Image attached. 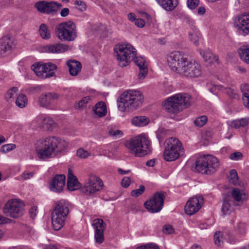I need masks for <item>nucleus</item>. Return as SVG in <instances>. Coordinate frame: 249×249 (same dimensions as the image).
Instances as JSON below:
<instances>
[{
  "label": "nucleus",
  "instance_id": "nucleus-1",
  "mask_svg": "<svg viewBox=\"0 0 249 249\" xmlns=\"http://www.w3.org/2000/svg\"><path fill=\"white\" fill-rule=\"evenodd\" d=\"M167 61L171 69L182 76L190 78L201 75V66L196 62L189 60L186 56L181 52L171 53Z\"/></svg>",
  "mask_w": 249,
  "mask_h": 249
},
{
  "label": "nucleus",
  "instance_id": "nucleus-2",
  "mask_svg": "<svg viewBox=\"0 0 249 249\" xmlns=\"http://www.w3.org/2000/svg\"><path fill=\"white\" fill-rule=\"evenodd\" d=\"M38 157L41 160H46L52 158L61 153L68 146L64 140L56 137H48L39 140L36 143Z\"/></svg>",
  "mask_w": 249,
  "mask_h": 249
},
{
  "label": "nucleus",
  "instance_id": "nucleus-3",
  "mask_svg": "<svg viewBox=\"0 0 249 249\" xmlns=\"http://www.w3.org/2000/svg\"><path fill=\"white\" fill-rule=\"evenodd\" d=\"M143 100V96L141 91L129 90L118 99V109L122 112L133 110L142 105Z\"/></svg>",
  "mask_w": 249,
  "mask_h": 249
},
{
  "label": "nucleus",
  "instance_id": "nucleus-4",
  "mask_svg": "<svg viewBox=\"0 0 249 249\" xmlns=\"http://www.w3.org/2000/svg\"><path fill=\"white\" fill-rule=\"evenodd\" d=\"M69 206L68 202L64 199L55 202L51 213L52 224L54 230L59 231L63 227L70 212Z\"/></svg>",
  "mask_w": 249,
  "mask_h": 249
},
{
  "label": "nucleus",
  "instance_id": "nucleus-5",
  "mask_svg": "<svg viewBox=\"0 0 249 249\" xmlns=\"http://www.w3.org/2000/svg\"><path fill=\"white\" fill-rule=\"evenodd\" d=\"M191 99V96L188 94L180 93L168 98L162 105L168 112L175 114L188 107L190 105Z\"/></svg>",
  "mask_w": 249,
  "mask_h": 249
},
{
  "label": "nucleus",
  "instance_id": "nucleus-6",
  "mask_svg": "<svg viewBox=\"0 0 249 249\" xmlns=\"http://www.w3.org/2000/svg\"><path fill=\"white\" fill-rule=\"evenodd\" d=\"M130 153L136 157H143L152 150L151 142L144 135H140L131 139L126 144Z\"/></svg>",
  "mask_w": 249,
  "mask_h": 249
},
{
  "label": "nucleus",
  "instance_id": "nucleus-7",
  "mask_svg": "<svg viewBox=\"0 0 249 249\" xmlns=\"http://www.w3.org/2000/svg\"><path fill=\"white\" fill-rule=\"evenodd\" d=\"M165 143L163 157L166 161H174L184 154V148L182 143L178 139L170 138L166 140Z\"/></svg>",
  "mask_w": 249,
  "mask_h": 249
},
{
  "label": "nucleus",
  "instance_id": "nucleus-8",
  "mask_svg": "<svg viewBox=\"0 0 249 249\" xmlns=\"http://www.w3.org/2000/svg\"><path fill=\"white\" fill-rule=\"evenodd\" d=\"M114 51L118 64L122 67L126 66L137 54L136 49L128 43L117 44Z\"/></svg>",
  "mask_w": 249,
  "mask_h": 249
},
{
  "label": "nucleus",
  "instance_id": "nucleus-9",
  "mask_svg": "<svg viewBox=\"0 0 249 249\" xmlns=\"http://www.w3.org/2000/svg\"><path fill=\"white\" fill-rule=\"evenodd\" d=\"M55 34L61 41H73L77 36L76 25L71 20L59 23L55 27Z\"/></svg>",
  "mask_w": 249,
  "mask_h": 249
},
{
  "label": "nucleus",
  "instance_id": "nucleus-10",
  "mask_svg": "<svg viewBox=\"0 0 249 249\" xmlns=\"http://www.w3.org/2000/svg\"><path fill=\"white\" fill-rule=\"evenodd\" d=\"M218 159L213 155H206L200 158L196 162V170L202 174H211L219 168Z\"/></svg>",
  "mask_w": 249,
  "mask_h": 249
},
{
  "label": "nucleus",
  "instance_id": "nucleus-11",
  "mask_svg": "<svg viewBox=\"0 0 249 249\" xmlns=\"http://www.w3.org/2000/svg\"><path fill=\"white\" fill-rule=\"evenodd\" d=\"M2 212L7 217L18 218L24 213L23 205L17 199L9 200L4 204Z\"/></svg>",
  "mask_w": 249,
  "mask_h": 249
},
{
  "label": "nucleus",
  "instance_id": "nucleus-12",
  "mask_svg": "<svg viewBox=\"0 0 249 249\" xmlns=\"http://www.w3.org/2000/svg\"><path fill=\"white\" fill-rule=\"evenodd\" d=\"M165 196L164 192H158L149 200L144 203V206L151 213H158L163 206Z\"/></svg>",
  "mask_w": 249,
  "mask_h": 249
},
{
  "label": "nucleus",
  "instance_id": "nucleus-13",
  "mask_svg": "<svg viewBox=\"0 0 249 249\" xmlns=\"http://www.w3.org/2000/svg\"><path fill=\"white\" fill-rule=\"evenodd\" d=\"M103 185L102 181L96 176L91 175L81 188L83 193L87 196H93L96 192L100 191Z\"/></svg>",
  "mask_w": 249,
  "mask_h": 249
},
{
  "label": "nucleus",
  "instance_id": "nucleus-14",
  "mask_svg": "<svg viewBox=\"0 0 249 249\" xmlns=\"http://www.w3.org/2000/svg\"><path fill=\"white\" fill-rule=\"evenodd\" d=\"M62 6V4L55 1H38L35 4L37 10L42 13L54 14Z\"/></svg>",
  "mask_w": 249,
  "mask_h": 249
},
{
  "label": "nucleus",
  "instance_id": "nucleus-15",
  "mask_svg": "<svg viewBox=\"0 0 249 249\" xmlns=\"http://www.w3.org/2000/svg\"><path fill=\"white\" fill-rule=\"evenodd\" d=\"M203 197L201 196H195L190 198L185 206L186 213L191 215L197 212L203 204Z\"/></svg>",
  "mask_w": 249,
  "mask_h": 249
},
{
  "label": "nucleus",
  "instance_id": "nucleus-16",
  "mask_svg": "<svg viewBox=\"0 0 249 249\" xmlns=\"http://www.w3.org/2000/svg\"><path fill=\"white\" fill-rule=\"evenodd\" d=\"M235 24L240 34L246 36L249 34V14L239 15L235 20Z\"/></svg>",
  "mask_w": 249,
  "mask_h": 249
},
{
  "label": "nucleus",
  "instance_id": "nucleus-17",
  "mask_svg": "<svg viewBox=\"0 0 249 249\" xmlns=\"http://www.w3.org/2000/svg\"><path fill=\"white\" fill-rule=\"evenodd\" d=\"M65 176L64 175H56L50 183V189L54 192H61L65 183Z\"/></svg>",
  "mask_w": 249,
  "mask_h": 249
},
{
  "label": "nucleus",
  "instance_id": "nucleus-18",
  "mask_svg": "<svg viewBox=\"0 0 249 249\" xmlns=\"http://www.w3.org/2000/svg\"><path fill=\"white\" fill-rule=\"evenodd\" d=\"M59 95L54 92L42 94L39 98L38 103L42 107H48L54 100L59 98Z\"/></svg>",
  "mask_w": 249,
  "mask_h": 249
},
{
  "label": "nucleus",
  "instance_id": "nucleus-19",
  "mask_svg": "<svg viewBox=\"0 0 249 249\" xmlns=\"http://www.w3.org/2000/svg\"><path fill=\"white\" fill-rule=\"evenodd\" d=\"M69 46L62 43H56L46 45L43 48L44 52L47 53H59L68 51Z\"/></svg>",
  "mask_w": 249,
  "mask_h": 249
},
{
  "label": "nucleus",
  "instance_id": "nucleus-20",
  "mask_svg": "<svg viewBox=\"0 0 249 249\" xmlns=\"http://www.w3.org/2000/svg\"><path fill=\"white\" fill-rule=\"evenodd\" d=\"M135 63L139 68L138 78L140 79H143L147 74L148 69L145 58L142 56L136 57L133 59Z\"/></svg>",
  "mask_w": 249,
  "mask_h": 249
},
{
  "label": "nucleus",
  "instance_id": "nucleus-21",
  "mask_svg": "<svg viewBox=\"0 0 249 249\" xmlns=\"http://www.w3.org/2000/svg\"><path fill=\"white\" fill-rule=\"evenodd\" d=\"M14 43L8 36H4L0 39V56H3L10 53Z\"/></svg>",
  "mask_w": 249,
  "mask_h": 249
},
{
  "label": "nucleus",
  "instance_id": "nucleus-22",
  "mask_svg": "<svg viewBox=\"0 0 249 249\" xmlns=\"http://www.w3.org/2000/svg\"><path fill=\"white\" fill-rule=\"evenodd\" d=\"M37 119L40 120V122L39 123V126L44 130L52 131L55 127V123L50 117H46L43 118H38Z\"/></svg>",
  "mask_w": 249,
  "mask_h": 249
},
{
  "label": "nucleus",
  "instance_id": "nucleus-23",
  "mask_svg": "<svg viewBox=\"0 0 249 249\" xmlns=\"http://www.w3.org/2000/svg\"><path fill=\"white\" fill-rule=\"evenodd\" d=\"M216 90H220L224 91L226 92L231 98L236 99L238 97L237 92L234 89L230 88H224L222 86H214L213 88L210 89L211 92L215 94L217 93Z\"/></svg>",
  "mask_w": 249,
  "mask_h": 249
},
{
  "label": "nucleus",
  "instance_id": "nucleus-24",
  "mask_svg": "<svg viewBox=\"0 0 249 249\" xmlns=\"http://www.w3.org/2000/svg\"><path fill=\"white\" fill-rule=\"evenodd\" d=\"M79 186L78 181L76 177L73 174L71 169H69L67 179V187L70 191L76 190Z\"/></svg>",
  "mask_w": 249,
  "mask_h": 249
},
{
  "label": "nucleus",
  "instance_id": "nucleus-25",
  "mask_svg": "<svg viewBox=\"0 0 249 249\" xmlns=\"http://www.w3.org/2000/svg\"><path fill=\"white\" fill-rule=\"evenodd\" d=\"M67 66L69 67L70 74L72 76H76L81 71V63L75 60H69L67 62Z\"/></svg>",
  "mask_w": 249,
  "mask_h": 249
},
{
  "label": "nucleus",
  "instance_id": "nucleus-26",
  "mask_svg": "<svg viewBox=\"0 0 249 249\" xmlns=\"http://www.w3.org/2000/svg\"><path fill=\"white\" fill-rule=\"evenodd\" d=\"M233 202L229 197L225 198L222 202L221 212L224 214H229L233 210Z\"/></svg>",
  "mask_w": 249,
  "mask_h": 249
},
{
  "label": "nucleus",
  "instance_id": "nucleus-27",
  "mask_svg": "<svg viewBox=\"0 0 249 249\" xmlns=\"http://www.w3.org/2000/svg\"><path fill=\"white\" fill-rule=\"evenodd\" d=\"M94 113L99 117L105 116L107 112L106 104L103 102L97 103L93 109Z\"/></svg>",
  "mask_w": 249,
  "mask_h": 249
},
{
  "label": "nucleus",
  "instance_id": "nucleus-28",
  "mask_svg": "<svg viewBox=\"0 0 249 249\" xmlns=\"http://www.w3.org/2000/svg\"><path fill=\"white\" fill-rule=\"evenodd\" d=\"M44 68L45 78L52 77L55 75V72L53 71L57 69L56 65L51 62L44 63Z\"/></svg>",
  "mask_w": 249,
  "mask_h": 249
},
{
  "label": "nucleus",
  "instance_id": "nucleus-29",
  "mask_svg": "<svg viewBox=\"0 0 249 249\" xmlns=\"http://www.w3.org/2000/svg\"><path fill=\"white\" fill-rule=\"evenodd\" d=\"M189 37L191 41L196 46H198L201 38V35L196 28H194L189 32Z\"/></svg>",
  "mask_w": 249,
  "mask_h": 249
},
{
  "label": "nucleus",
  "instance_id": "nucleus-30",
  "mask_svg": "<svg viewBox=\"0 0 249 249\" xmlns=\"http://www.w3.org/2000/svg\"><path fill=\"white\" fill-rule=\"evenodd\" d=\"M231 196L234 200L238 202H242L246 199V194L243 190L234 189L231 192Z\"/></svg>",
  "mask_w": 249,
  "mask_h": 249
},
{
  "label": "nucleus",
  "instance_id": "nucleus-31",
  "mask_svg": "<svg viewBox=\"0 0 249 249\" xmlns=\"http://www.w3.org/2000/svg\"><path fill=\"white\" fill-rule=\"evenodd\" d=\"M156 1L166 11H172L177 6V4L173 2V0H156Z\"/></svg>",
  "mask_w": 249,
  "mask_h": 249
},
{
  "label": "nucleus",
  "instance_id": "nucleus-32",
  "mask_svg": "<svg viewBox=\"0 0 249 249\" xmlns=\"http://www.w3.org/2000/svg\"><path fill=\"white\" fill-rule=\"evenodd\" d=\"M31 68L36 73V75L45 78L44 63H37L32 65Z\"/></svg>",
  "mask_w": 249,
  "mask_h": 249
},
{
  "label": "nucleus",
  "instance_id": "nucleus-33",
  "mask_svg": "<svg viewBox=\"0 0 249 249\" xmlns=\"http://www.w3.org/2000/svg\"><path fill=\"white\" fill-rule=\"evenodd\" d=\"M241 59L245 63H249V48L243 46L238 50Z\"/></svg>",
  "mask_w": 249,
  "mask_h": 249
},
{
  "label": "nucleus",
  "instance_id": "nucleus-34",
  "mask_svg": "<svg viewBox=\"0 0 249 249\" xmlns=\"http://www.w3.org/2000/svg\"><path fill=\"white\" fill-rule=\"evenodd\" d=\"M205 61H210V63L217 62L218 57L214 55L210 51H205L200 53Z\"/></svg>",
  "mask_w": 249,
  "mask_h": 249
},
{
  "label": "nucleus",
  "instance_id": "nucleus-35",
  "mask_svg": "<svg viewBox=\"0 0 249 249\" xmlns=\"http://www.w3.org/2000/svg\"><path fill=\"white\" fill-rule=\"evenodd\" d=\"M92 225L95 231H104L106 229V224L102 219H95L93 220Z\"/></svg>",
  "mask_w": 249,
  "mask_h": 249
},
{
  "label": "nucleus",
  "instance_id": "nucleus-36",
  "mask_svg": "<svg viewBox=\"0 0 249 249\" xmlns=\"http://www.w3.org/2000/svg\"><path fill=\"white\" fill-rule=\"evenodd\" d=\"M147 118L145 116H136L132 119L133 124L137 126H143L148 124Z\"/></svg>",
  "mask_w": 249,
  "mask_h": 249
},
{
  "label": "nucleus",
  "instance_id": "nucleus-37",
  "mask_svg": "<svg viewBox=\"0 0 249 249\" xmlns=\"http://www.w3.org/2000/svg\"><path fill=\"white\" fill-rule=\"evenodd\" d=\"M15 103L18 107L20 108L25 107L28 104L26 96L24 94H19L17 97Z\"/></svg>",
  "mask_w": 249,
  "mask_h": 249
},
{
  "label": "nucleus",
  "instance_id": "nucleus-38",
  "mask_svg": "<svg viewBox=\"0 0 249 249\" xmlns=\"http://www.w3.org/2000/svg\"><path fill=\"white\" fill-rule=\"evenodd\" d=\"M38 32L39 35L43 39H47L51 37V34L48 30V27L44 23L40 25Z\"/></svg>",
  "mask_w": 249,
  "mask_h": 249
},
{
  "label": "nucleus",
  "instance_id": "nucleus-39",
  "mask_svg": "<svg viewBox=\"0 0 249 249\" xmlns=\"http://www.w3.org/2000/svg\"><path fill=\"white\" fill-rule=\"evenodd\" d=\"M234 230L239 234L244 235L246 234V224L240 221L238 222L234 226Z\"/></svg>",
  "mask_w": 249,
  "mask_h": 249
},
{
  "label": "nucleus",
  "instance_id": "nucleus-40",
  "mask_svg": "<svg viewBox=\"0 0 249 249\" xmlns=\"http://www.w3.org/2000/svg\"><path fill=\"white\" fill-rule=\"evenodd\" d=\"M229 181L230 183L236 185L238 183V177L235 170H231L230 172Z\"/></svg>",
  "mask_w": 249,
  "mask_h": 249
},
{
  "label": "nucleus",
  "instance_id": "nucleus-41",
  "mask_svg": "<svg viewBox=\"0 0 249 249\" xmlns=\"http://www.w3.org/2000/svg\"><path fill=\"white\" fill-rule=\"evenodd\" d=\"M222 238L223 234L221 231H217L215 232L213 236V240L215 245L218 246H221L223 243Z\"/></svg>",
  "mask_w": 249,
  "mask_h": 249
},
{
  "label": "nucleus",
  "instance_id": "nucleus-42",
  "mask_svg": "<svg viewBox=\"0 0 249 249\" xmlns=\"http://www.w3.org/2000/svg\"><path fill=\"white\" fill-rule=\"evenodd\" d=\"M207 120L208 119L206 116H201L195 120L194 124L197 127H202L207 123Z\"/></svg>",
  "mask_w": 249,
  "mask_h": 249
},
{
  "label": "nucleus",
  "instance_id": "nucleus-43",
  "mask_svg": "<svg viewBox=\"0 0 249 249\" xmlns=\"http://www.w3.org/2000/svg\"><path fill=\"white\" fill-rule=\"evenodd\" d=\"M16 147V145L15 144L10 143L4 144L1 147L0 152L2 153H6L14 150Z\"/></svg>",
  "mask_w": 249,
  "mask_h": 249
},
{
  "label": "nucleus",
  "instance_id": "nucleus-44",
  "mask_svg": "<svg viewBox=\"0 0 249 249\" xmlns=\"http://www.w3.org/2000/svg\"><path fill=\"white\" fill-rule=\"evenodd\" d=\"M104 232L102 231H95L94 238L98 244H102L104 241Z\"/></svg>",
  "mask_w": 249,
  "mask_h": 249
},
{
  "label": "nucleus",
  "instance_id": "nucleus-45",
  "mask_svg": "<svg viewBox=\"0 0 249 249\" xmlns=\"http://www.w3.org/2000/svg\"><path fill=\"white\" fill-rule=\"evenodd\" d=\"M18 91V89L17 87H13L9 89L5 95V98L7 101H10L11 99H13L15 94Z\"/></svg>",
  "mask_w": 249,
  "mask_h": 249
},
{
  "label": "nucleus",
  "instance_id": "nucleus-46",
  "mask_svg": "<svg viewBox=\"0 0 249 249\" xmlns=\"http://www.w3.org/2000/svg\"><path fill=\"white\" fill-rule=\"evenodd\" d=\"M77 155L81 159H86L91 156V153L82 148L77 150Z\"/></svg>",
  "mask_w": 249,
  "mask_h": 249
},
{
  "label": "nucleus",
  "instance_id": "nucleus-47",
  "mask_svg": "<svg viewBox=\"0 0 249 249\" xmlns=\"http://www.w3.org/2000/svg\"><path fill=\"white\" fill-rule=\"evenodd\" d=\"M144 190L145 187L142 185H141L139 186V189L133 190L131 193V195L132 196L138 197L144 192Z\"/></svg>",
  "mask_w": 249,
  "mask_h": 249
},
{
  "label": "nucleus",
  "instance_id": "nucleus-48",
  "mask_svg": "<svg viewBox=\"0 0 249 249\" xmlns=\"http://www.w3.org/2000/svg\"><path fill=\"white\" fill-rule=\"evenodd\" d=\"M165 130L163 128H159L156 131V137L158 139L160 143L163 141L165 137Z\"/></svg>",
  "mask_w": 249,
  "mask_h": 249
},
{
  "label": "nucleus",
  "instance_id": "nucleus-49",
  "mask_svg": "<svg viewBox=\"0 0 249 249\" xmlns=\"http://www.w3.org/2000/svg\"><path fill=\"white\" fill-rule=\"evenodd\" d=\"M90 98L89 96L85 97L82 98L78 103L75 105V107L76 109H80L82 108L85 104L88 103Z\"/></svg>",
  "mask_w": 249,
  "mask_h": 249
},
{
  "label": "nucleus",
  "instance_id": "nucleus-50",
  "mask_svg": "<svg viewBox=\"0 0 249 249\" xmlns=\"http://www.w3.org/2000/svg\"><path fill=\"white\" fill-rule=\"evenodd\" d=\"M199 2V0H188L187 4L190 9H194L198 5Z\"/></svg>",
  "mask_w": 249,
  "mask_h": 249
},
{
  "label": "nucleus",
  "instance_id": "nucleus-51",
  "mask_svg": "<svg viewBox=\"0 0 249 249\" xmlns=\"http://www.w3.org/2000/svg\"><path fill=\"white\" fill-rule=\"evenodd\" d=\"M162 231L164 233L170 234L174 232V229L171 225H166L163 227Z\"/></svg>",
  "mask_w": 249,
  "mask_h": 249
},
{
  "label": "nucleus",
  "instance_id": "nucleus-52",
  "mask_svg": "<svg viewBox=\"0 0 249 249\" xmlns=\"http://www.w3.org/2000/svg\"><path fill=\"white\" fill-rule=\"evenodd\" d=\"M74 4L77 6V8L80 11H84L86 9V5L84 2L81 0H76Z\"/></svg>",
  "mask_w": 249,
  "mask_h": 249
},
{
  "label": "nucleus",
  "instance_id": "nucleus-53",
  "mask_svg": "<svg viewBox=\"0 0 249 249\" xmlns=\"http://www.w3.org/2000/svg\"><path fill=\"white\" fill-rule=\"evenodd\" d=\"M108 134L110 136L117 137L118 136H122L123 134V133L122 131L120 130H114L113 129H111L109 130Z\"/></svg>",
  "mask_w": 249,
  "mask_h": 249
},
{
  "label": "nucleus",
  "instance_id": "nucleus-54",
  "mask_svg": "<svg viewBox=\"0 0 249 249\" xmlns=\"http://www.w3.org/2000/svg\"><path fill=\"white\" fill-rule=\"evenodd\" d=\"M242 154L240 152H235L231 154L230 156V158L234 160H238L242 159Z\"/></svg>",
  "mask_w": 249,
  "mask_h": 249
},
{
  "label": "nucleus",
  "instance_id": "nucleus-55",
  "mask_svg": "<svg viewBox=\"0 0 249 249\" xmlns=\"http://www.w3.org/2000/svg\"><path fill=\"white\" fill-rule=\"evenodd\" d=\"M137 249H159V248L156 245L150 243L138 247Z\"/></svg>",
  "mask_w": 249,
  "mask_h": 249
},
{
  "label": "nucleus",
  "instance_id": "nucleus-56",
  "mask_svg": "<svg viewBox=\"0 0 249 249\" xmlns=\"http://www.w3.org/2000/svg\"><path fill=\"white\" fill-rule=\"evenodd\" d=\"M241 90L242 93V96H249V85L244 84L241 86Z\"/></svg>",
  "mask_w": 249,
  "mask_h": 249
},
{
  "label": "nucleus",
  "instance_id": "nucleus-57",
  "mask_svg": "<svg viewBox=\"0 0 249 249\" xmlns=\"http://www.w3.org/2000/svg\"><path fill=\"white\" fill-rule=\"evenodd\" d=\"M130 183V178L128 177H124L121 181L122 186L125 188L128 187Z\"/></svg>",
  "mask_w": 249,
  "mask_h": 249
},
{
  "label": "nucleus",
  "instance_id": "nucleus-58",
  "mask_svg": "<svg viewBox=\"0 0 249 249\" xmlns=\"http://www.w3.org/2000/svg\"><path fill=\"white\" fill-rule=\"evenodd\" d=\"M37 213V207L33 206L31 208L29 211V213L32 218L34 219L36 216Z\"/></svg>",
  "mask_w": 249,
  "mask_h": 249
},
{
  "label": "nucleus",
  "instance_id": "nucleus-59",
  "mask_svg": "<svg viewBox=\"0 0 249 249\" xmlns=\"http://www.w3.org/2000/svg\"><path fill=\"white\" fill-rule=\"evenodd\" d=\"M134 24L139 28H142L144 26L145 21L141 18H138L135 20Z\"/></svg>",
  "mask_w": 249,
  "mask_h": 249
},
{
  "label": "nucleus",
  "instance_id": "nucleus-60",
  "mask_svg": "<svg viewBox=\"0 0 249 249\" xmlns=\"http://www.w3.org/2000/svg\"><path fill=\"white\" fill-rule=\"evenodd\" d=\"M34 175V172H24L21 175V178L23 179L26 180L32 178Z\"/></svg>",
  "mask_w": 249,
  "mask_h": 249
},
{
  "label": "nucleus",
  "instance_id": "nucleus-61",
  "mask_svg": "<svg viewBox=\"0 0 249 249\" xmlns=\"http://www.w3.org/2000/svg\"><path fill=\"white\" fill-rule=\"evenodd\" d=\"M13 221L12 220L0 215V224L10 223Z\"/></svg>",
  "mask_w": 249,
  "mask_h": 249
},
{
  "label": "nucleus",
  "instance_id": "nucleus-62",
  "mask_svg": "<svg viewBox=\"0 0 249 249\" xmlns=\"http://www.w3.org/2000/svg\"><path fill=\"white\" fill-rule=\"evenodd\" d=\"M242 100L244 106L249 109V96H242Z\"/></svg>",
  "mask_w": 249,
  "mask_h": 249
},
{
  "label": "nucleus",
  "instance_id": "nucleus-63",
  "mask_svg": "<svg viewBox=\"0 0 249 249\" xmlns=\"http://www.w3.org/2000/svg\"><path fill=\"white\" fill-rule=\"evenodd\" d=\"M70 10L68 8H64L60 11V15L62 17H67L69 14Z\"/></svg>",
  "mask_w": 249,
  "mask_h": 249
},
{
  "label": "nucleus",
  "instance_id": "nucleus-64",
  "mask_svg": "<svg viewBox=\"0 0 249 249\" xmlns=\"http://www.w3.org/2000/svg\"><path fill=\"white\" fill-rule=\"evenodd\" d=\"M231 126L232 127H235V128H238L241 127L242 126V124L239 120H234L231 122Z\"/></svg>",
  "mask_w": 249,
  "mask_h": 249
}]
</instances>
